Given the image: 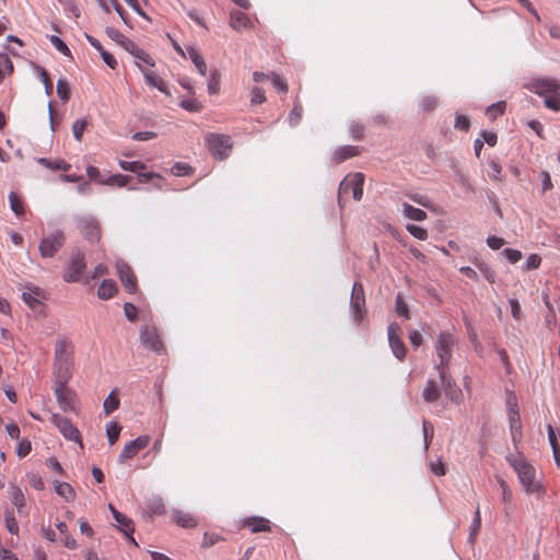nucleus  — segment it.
<instances>
[{
  "label": "nucleus",
  "instance_id": "obj_8",
  "mask_svg": "<svg viewBox=\"0 0 560 560\" xmlns=\"http://www.w3.org/2000/svg\"><path fill=\"white\" fill-rule=\"evenodd\" d=\"M350 306L353 318L360 323L365 314V295L363 285L360 282H354L351 291Z\"/></svg>",
  "mask_w": 560,
  "mask_h": 560
},
{
  "label": "nucleus",
  "instance_id": "obj_6",
  "mask_svg": "<svg viewBox=\"0 0 560 560\" xmlns=\"http://www.w3.org/2000/svg\"><path fill=\"white\" fill-rule=\"evenodd\" d=\"M50 420L59 429L65 439L74 441L81 448L83 447L81 434L70 419L62 417L59 413H52Z\"/></svg>",
  "mask_w": 560,
  "mask_h": 560
},
{
  "label": "nucleus",
  "instance_id": "obj_63",
  "mask_svg": "<svg viewBox=\"0 0 560 560\" xmlns=\"http://www.w3.org/2000/svg\"><path fill=\"white\" fill-rule=\"evenodd\" d=\"M124 313L128 320L135 322L137 319V307L132 303L126 302L124 304Z\"/></svg>",
  "mask_w": 560,
  "mask_h": 560
},
{
  "label": "nucleus",
  "instance_id": "obj_50",
  "mask_svg": "<svg viewBox=\"0 0 560 560\" xmlns=\"http://www.w3.org/2000/svg\"><path fill=\"white\" fill-rule=\"evenodd\" d=\"M545 106L552 110H559L560 109V94L557 92L545 96Z\"/></svg>",
  "mask_w": 560,
  "mask_h": 560
},
{
  "label": "nucleus",
  "instance_id": "obj_13",
  "mask_svg": "<svg viewBox=\"0 0 560 560\" xmlns=\"http://www.w3.org/2000/svg\"><path fill=\"white\" fill-rule=\"evenodd\" d=\"M80 226L85 238L90 242H97L101 238V228L93 217H84L80 220Z\"/></svg>",
  "mask_w": 560,
  "mask_h": 560
},
{
  "label": "nucleus",
  "instance_id": "obj_48",
  "mask_svg": "<svg viewBox=\"0 0 560 560\" xmlns=\"http://www.w3.org/2000/svg\"><path fill=\"white\" fill-rule=\"evenodd\" d=\"M220 90V75L217 70L211 72V75L208 80V91L210 94H217Z\"/></svg>",
  "mask_w": 560,
  "mask_h": 560
},
{
  "label": "nucleus",
  "instance_id": "obj_41",
  "mask_svg": "<svg viewBox=\"0 0 560 560\" xmlns=\"http://www.w3.org/2000/svg\"><path fill=\"white\" fill-rule=\"evenodd\" d=\"M422 431H423V440H424V450L427 451L432 442L433 439V425L430 421L423 420L422 421Z\"/></svg>",
  "mask_w": 560,
  "mask_h": 560
},
{
  "label": "nucleus",
  "instance_id": "obj_35",
  "mask_svg": "<svg viewBox=\"0 0 560 560\" xmlns=\"http://www.w3.org/2000/svg\"><path fill=\"white\" fill-rule=\"evenodd\" d=\"M56 90H57V95L63 103L69 101L71 93H70V86L66 80L59 79L57 81Z\"/></svg>",
  "mask_w": 560,
  "mask_h": 560
},
{
  "label": "nucleus",
  "instance_id": "obj_34",
  "mask_svg": "<svg viewBox=\"0 0 560 560\" xmlns=\"http://www.w3.org/2000/svg\"><path fill=\"white\" fill-rule=\"evenodd\" d=\"M253 533L270 530L267 521L261 517H250L246 521Z\"/></svg>",
  "mask_w": 560,
  "mask_h": 560
},
{
  "label": "nucleus",
  "instance_id": "obj_52",
  "mask_svg": "<svg viewBox=\"0 0 560 560\" xmlns=\"http://www.w3.org/2000/svg\"><path fill=\"white\" fill-rule=\"evenodd\" d=\"M179 105L190 113H198L202 108V105L195 98L184 100Z\"/></svg>",
  "mask_w": 560,
  "mask_h": 560
},
{
  "label": "nucleus",
  "instance_id": "obj_17",
  "mask_svg": "<svg viewBox=\"0 0 560 560\" xmlns=\"http://www.w3.org/2000/svg\"><path fill=\"white\" fill-rule=\"evenodd\" d=\"M230 25L235 31H242L244 28H250L253 23L248 15L240 10H233L230 13Z\"/></svg>",
  "mask_w": 560,
  "mask_h": 560
},
{
  "label": "nucleus",
  "instance_id": "obj_31",
  "mask_svg": "<svg viewBox=\"0 0 560 560\" xmlns=\"http://www.w3.org/2000/svg\"><path fill=\"white\" fill-rule=\"evenodd\" d=\"M144 78H145L147 84L156 88L159 91H161L162 93H164L166 95L171 94L170 91L167 90L164 81L161 78H159L155 73L144 72Z\"/></svg>",
  "mask_w": 560,
  "mask_h": 560
},
{
  "label": "nucleus",
  "instance_id": "obj_19",
  "mask_svg": "<svg viewBox=\"0 0 560 560\" xmlns=\"http://www.w3.org/2000/svg\"><path fill=\"white\" fill-rule=\"evenodd\" d=\"M119 166L124 170V171H128V172H132V173H137L140 175L141 178H143L142 182H148L149 179H151L153 176H155L153 173H143V174H140V171L144 170L145 168V165L143 162L141 161H131V162H127V161H120L119 162Z\"/></svg>",
  "mask_w": 560,
  "mask_h": 560
},
{
  "label": "nucleus",
  "instance_id": "obj_40",
  "mask_svg": "<svg viewBox=\"0 0 560 560\" xmlns=\"http://www.w3.org/2000/svg\"><path fill=\"white\" fill-rule=\"evenodd\" d=\"M9 201H10L11 210L18 217H20L24 213V208H23L22 201H21L20 197L18 196V194L11 191L9 195Z\"/></svg>",
  "mask_w": 560,
  "mask_h": 560
},
{
  "label": "nucleus",
  "instance_id": "obj_24",
  "mask_svg": "<svg viewBox=\"0 0 560 560\" xmlns=\"http://www.w3.org/2000/svg\"><path fill=\"white\" fill-rule=\"evenodd\" d=\"M497 481L502 491V502L504 503L505 514L509 515L511 506H512V492H511L506 481L501 476H497Z\"/></svg>",
  "mask_w": 560,
  "mask_h": 560
},
{
  "label": "nucleus",
  "instance_id": "obj_62",
  "mask_svg": "<svg viewBox=\"0 0 560 560\" xmlns=\"http://www.w3.org/2000/svg\"><path fill=\"white\" fill-rule=\"evenodd\" d=\"M106 34L108 35V37H110L113 40H115L120 46L127 39V37L125 35H122L119 31H117V30H115L113 27H107L106 28Z\"/></svg>",
  "mask_w": 560,
  "mask_h": 560
},
{
  "label": "nucleus",
  "instance_id": "obj_43",
  "mask_svg": "<svg viewBox=\"0 0 560 560\" xmlns=\"http://www.w3.org/2000/svg\"><path fill=\"white\" fill-rule=\"evenodd\" d=\"M49 40L50 43L55 46V48L61 52L62 55L67 56V57H70L72 58L71 56V51L70 49L68 48V46L66 45V43L58 36L56 35H51L49 37Z\"/></svg>",
  "mask_w": 560,
  "mask_h": 560
},
{
  "label": "nucleus",
  "instance_id": "obj_1",
  "mask_svg": "<svg viewBox=\"0 0 560 560\" xmlns=\"http://www.w3.org/2000/svg\"><path fill=\"white\" fill-rule=\"evenodd\" d=\"M508 463L513 467L520 482L528 494H540L542 487L536 480L535 468L523 457V455L514 456L512 454L506 456Z\"/></svg>",
  "mask_w": 560,
  "mask_h": 560
},
{
  "label": "nucleus",
  "instance_id": "obj_18",
  "mask_svg": "<svg viewBox=\"0 0 560 560\" xmlns=\"http://www.w3.org/2000/svg\"><path fill=\"white\" fill-rule=\"evenodd\" d=\"M85 38L101 54L103 61L110 69H115L117 67V60L115 59V57L110 52L106 51L96 38L89 34H85Z\"/></svg>",
  "mask_w": 560,
  "mask_h": 560
},
{
  "label": "nucleus",
  "instance_id": "obj_14",
  "mask_svg": "<svg viewBox=\"0 0 560 560\" xmlns=\"http://www.w3.org/2000/svg\"><path fill=\"white\" fill-rule=\"evenodd\" d=\"M436 369L446 396H448L453 401H458L462 397V390L456 386L454 380L447 375L444 368L436 366Z\"/></svg>",
  "mask_w": 560,
  "mask_h": 560
},
{
  "label": "nucleus",
  "instance_id": "obj_3",
  "mask_svg": "<svg viewBox=\"0 0 560 560\" xmlns=\"http://www.w3.org/2000/svg\"><path fill=\"white\" fill-rule=\"evenodd\" d=\"M70 378L56 376L52 386L57 402L65 412L74 409L75 393L67 386Z\"/></svg>",
  "mask_w": 560,
  "mask_h": 560
},
{
  "label": "nucleus",
  "instance_id": "obj_37",
  "mask_svg": "<svg viewBox=\"0 0 560 560\" xmlns=\"http://www.w3.org/2000/svg\"><path fill=\"white\" fill-rule=\"evenodd\" d=\"M13 72V63L5 54H0V82L5 74Z\"/></svg>",
  "mask_w": 560,
  "mask_h": 560
},
{
  "label": "nucleus",
  "instance_id": "obj_4",
  "mask_svg": "<svg viewBox=\"0 0 560 560\" xmlns=\"http://www.w3.org/2000/svg\"><path fill=\"white\" fill-rule=\"evenodd\" d=\"M85 269V255L83 252L75 248L71 252L70 261L62 279L69 283L79 282Z\"/></svg>",
  "mask_w": 560,
  "mask_h": 560
},
{
  "label": "nucleus",
  "instance_id": "obj_27",
  "mask_svg": "<svg viewBox=\"0 0 560 560\" xmlns=\"http://www.w3.org/2000/svg\"><path fill=\"white\" fill-rule=\"evenodd\" d=\"M440 389L434 380H429L423 389L422 397L427 402H434L440 398Z\"/></svg>",
  "mask_w": 560,
  "mask_h": 560
},
{
  "label": "nucleus",
  "instance_id": "obj_2",
  "mask_svg": "<svg viewBox=\"0 0 560 560\" xmlns=\"http://www.w3.org/2000/svg\"><path fill=\"white\" fill-rule=\"evenodd\" d=\"M72 349L67 340H58L55 348L54 376L72 377Z\"/></svg>",
  "mask_w": 560,
  "mask_h": 560
},
{
  "label": "nucleus",
  "instance_id": "obj_39",
  "mask_svg": "<svg viewBox=\"0 0 560 560\" xmlns=\"http://www.w3.org/2000/svg\"><path fill=\"white\" fill-rule=\"evenodd\" d=\"M505 102L503 101H500L495 104H491L490 106L487 107V115L493 120L495 119L499 115H503L504 112H505Z\"/></svg>",
  "mask_w": 560,
  "mask_h": 560
},
{
  "label": "nucleus",
  "instance_id": "obj_12",
  "mask_svg": "<svg viewBox=\"0 0 560 560\" xmlns=\"http://www.w3.org/2000/svg\"><path fill=\"white\" fill-rule=\"evenodd\" d=\"M399 330L400 327L396 323H392L388 326V342L394 355L398 360H402L406 357V347L400 337L398 336Z\"/></svg>",
  "mask_w": 560,
  "mask_h": 560
},
{
  "label": "nucleus",
  "instance_id": "obj_58",
  "mask_svg": "<svg viewBox=\"0 0 560 560\" xmlns=\"http://www.w3.org/2000/svg\"><path fill=\"white\" fill-rule=\"evenodd\" d=\"M265 101V91L258 86L253 88L250 103L254 105H259L262 104Z\"/></svg>",
  "mask_w": 560,
  "mask_h": 560
},
{
  "label": "nucleus",
  "instance_id": "obj_42",
  "mask_svg": "<svg viewBox=\"0 0 560 560\" xmlns=\"http://www.w3.org/2000/svg\"><path fill=\"white\" fill-rule=\"evenodd\" d=\"M130 180L129 176L121 175V174H115L109 176L106 180H104L103 184L109 185V186H119L124 187L126 186Z\"/></svg>",
  "mask_w": 560,
  "mask_h": 560
},
{
  "label": "nucleus",
  "instance_id": "obj_45",
  "mask_svg": "<svg viewBox=\"0 0 560 560\" xmlns=\"http://www.w3.org/2000/svg\"><path fill=\"white\" fill-rule=\"evenodd\" d=\"M104 412L110 415L119 407V399L110 393L104 401Z\"/></svg>",
  "mask_w": 560,
  "mask_h": 560
},
{
  "label": "nucleus",
  "instance_id": "obj_9",
  "mask_svg": "<svg viewBox=\"0 0 560 560\" xmlns=\"http://www.w3.org/2000/svg\"><path fill=\"white\" fill-rule=\"evenodd\" d=\"M454 345L453 336L447 331H442L438 337L436 353L440 358L438 366L444 368L448 364L452 358V347Z\"/></svg>",
  "mask_w": 560,
  "mask_h": 560
},
{
  "label": "nucleus",
  "instance_id": "obj_56",
  "mask_svg": "<svg viewBox=\"0 0 560 560\" xmlns=\"http://www.w3.org/2000/svg\"><path fill=\"white\" fill-rule=\"evenodd\" d=\"M476 265L479 271L490 283H493L495 281V272L488 265H486L485 262H477Z\"/></svg>",
  "mask_w": 560,
  "mask_h": 560
},
{
  "label": "nucleus",
  "instance_id": "obj_57",
  "mask_svg": "<svg viewBox=\"0 0 560 560\" xmlns=\"http://www.w3.org/2000/svg\"><path fill=\"white\" fill-rule=\"evenodd\" d=\"M396 312L399 316H404L405 318H409V310L407 303L404 301L402 296L398 294L396 296Z\"/></svg>",
  "mask_w": 560,
  "mask_h": 560
},
{
  "label": "nucleus",
  "instance_id": "obj_22",
  "mask_svg": "<svg viewBox=\"0 0 560 560\" xmlns=\"http://www.w3.org/2000/svg\"><path fill=\"white\" fill-rule=\"evenodd\" d=\"M117 293L116 282L105 279L97 289V296L101 300L112 299Z\"/></svg>",
  "mask_w": 560,
  "mask_h": 560
},
{
  "label": "nucleus",
  "instance_id": "obj_28",
  "mask_svg": "<svg viewBox=\"0 0 560 560\" xmlns=\"http://www.w3.org/2000/svg\"><path fill=\"white\" fill-rule=\"evenodd\" d=\"M402 213L408 219L415 221H423L424 219H427V213L423 210L415 208L413 206L407 202L402 203Z\"/></svg>",
  "mask_w": 560,
  "mask_h": 560
},
{
  "label": "nucleus",
  "instance_id": "obj_53",
  "mask_svg": "<svg viewBox=\"0 0 560 560\" xmlns=\"http://www.w3.org/2000/svg\"><path fill=\"white\" fill-rule=\"evenodd\" d=\"M407 231L416 238L424 241L428 238V232L425 229L415 225V224H408Z\"/></svg>",
  "mask_w": 560,
  "mask_h": 560
},
{
  "label": "nucleus",
  "instance_id": "obj_23",
  "mask_svg": "<svg viewBox=\"0 0 560 560\" xmlns=\"http://www.w3.org/2000/svg\"><path fill=\"white\" fill-rule=\"evenodd\" d=\"M39 298H43V291L37 287L27 288L22 294L23 301L33 310L40 303Z\"/></svg>",
  "mask_w": 560,
  "mask_h": 560
},
{
  "label": "nucleus",
  "instance_id": "obj_32",
  "mask_svg": "<svg viewBox=\"0 0 560 560\" xmlns=\"http://www.w3.org/2000/svg\"><path fill=\"white\" fill-rule=\"evenodd\" d=\"M10 500L11 503L15 505L18 511L21 513L22 509L25 505V497L23 491L19 487L11 486Z\"/></svg>",
  "mask_w": 560,
  "mask_h": 560
},
{
  "label": "nucleus",
  "instance_id": "obj_51",
  "mask_svg": "<svg viewBox=\"0 0 560 560\" xmlns=\"http://www.w3.org/2000/svg\"><path fill=\"white\" fill-rule=\"evenodd\" d=\"M88 122L85 119H78L72 125V132L75 140L81 141Z\"/></svg>",
  "mask_w": 560,
  "mask_h": 560
},
{
  "label": "nucleus",
  "instance_id": "obj_54",
  "mask_svg": "<svg viewBox=\"0 0 560 560\" xmlns=\"http://www.w3.org/2000/svg\"><path fill=\"white\" fill-rule=\"evenodd\" d=\"M5 526L9 533L15 535L19 533V525L18 522L13 515V512L7 511L5 512Z\"/></svg>",
  "mask_w": 560,
  "mask_h": 560
},
{
  "label": "nucleus",
  "instance_id": "obj_15",
  "mask_svg": "<svg viewBox=\"0 0 560 560\" xmlns=\"http://www.w3.org/2000/svg\"><path fill=\"white\" fill-rule=\"evenodd\" d=\"M108 508H109V510H110V512L113 514V517L115 518V521L118 524L117 525L118 529L121 533H124L128 537V539L137 546V542H136L135 538L131 536V534L135 530L132 521L129 517L125 516L119 511H117L114 508V505L109 504Z\"/></svg>",
  "mask_w": 560,
  "mask_h": 560
},
{
  "label": "nucleus",
  "instance_id": "obj_60",
  "mask_svg": "<svg viewBox=\"0 0 560 560\" xmlns=\"http://www.w3.org/2000/svg\"><path fill=\"white\" fill-rule=\"evenodd\" d=\"M501 254L512 264L517 262L522 258V253L513 248H505Z\"/></svg>",
  "mask_w": 560,
  "mask_h": 560
},
{
  "label": "nucleus",
  "instance_id": "obj_64",
  "mask_svg": "<svg viewBox=\"0 0 560 560\" xmlns=\"http://www.w3.org/2000/svg\"><path fill=\"white\" fill-rule=\"evenodd\" d=\"M540 264H541L540 256L537 254H532L528 256V258L526 260L525 269L526 270L537 269L540 266Z\"/></svg>",
  "mask_w": 560,
  "mask_h": 560
},
{
  "label": "nucleus",
  "instance_id": "obj_46",
  "mask_svg": "<svg viewBox=\"0 0 560 560\" xmlns=\"http://www.w3.org/2000/svg\"><path fill=\"white\" fill-rule=\"evenodd\" d=\"M439 98L434 95H427L420 102V107L425 112H432L436 108Z\"/></svg>",
  "mask_w": 560,
  "mask_h": 560
},
{
  "label": "nucleus",
  "instance_id": "obj_21",
  "mask_svg": "<svg viewBox=\"0 0 560 560\" xmlns=\"http://www.w3.org/2000/svg\"><path fill=\"white\" fill-rule=\"evenodd\" d=\"M363 184L364 175L362 173H355L350 176V191L354 200L360 201L363 196Z\"/></svg>",
  "mask_w": 560,
  "mask_h": 560
},
{
  "label": "nucleus",
  "instance_id": "obj_30",
  "mask_svg": "<svg viewBox=\"0 0 560 560\" xmlns=\"http://www.w3.org/2000/svg\"><path fill=\"white\" fill-rule=\"evenodd\" d=\"M187 50H188L189 58L191 59V61L196 66L198 72L201 75H206L207 65H206L202 56L194 47H188Z\"/></svg>",
  "mask_w": 560,
  "mask_h": 560
},
{
  "label": "nucleus",
  "instance_id": "obj_7",
  "mask_svg": "<svg viewBox=\"0 0 560 560\" xmlns=\"http://www.w3.org/2000/svg\"><path fill=\"white\" fill-rule=\"evenodd\" d=\"M65 234L56 231L47 237H44L39 244V253L43 258H51L63 246Z\"/></svg>",
  "mask_w": 560,
  "mask_h": 560
},
{
  "label": "nucleus",
  "instance_id": "obj_36",
  "mask_svg": "<svg viewBox=\"0 0 560 560\" xmlns=\"http://www.w3.org/2000/svg\"><path fill=\"white\" fill-rule=\"evenodd\" d=\"M120 431H121V427L118 423L109 422L107 424L106 435L108 439V443L110 445H114L117 442Z\"/></svg>",
  "mask_w": 560,
  "mask_h": 560
},
{
  "label": "nucleus",
  "instance_id": "obj_59",
  "mask_svg": "<svg viewBox=\"0 0 560 560\" xmlns=\"http://www.w3.org/2000/svg\"><path fill=\"white\" fill-rule=\"evenodd\" d=\"M350 133L354 140H362L364 136V127L360 122H352L350 125Z\"/></svg>",
  "mask_w": 560,
  "mask_h": 560
},
{
  "label": "nucleus",
  "instance_id": "obj_61",
  "mask_svg": "<svg viewBox=\"0 0 560 560\" xmlns=\"http://www.w3.org/2000/svg\"><path fill=\"white\" fill-rule=\"evenodd\" d=\"M454 127L458 130L468 131L470 127L469 118L465 115H457Z\"/></svg>",
  "mask_w": 560,
  "mask_h": 560
},
{
  "label": "nucleus",
  "instance_id": "obj_16",
  "mask_svg": "<svg viewBox=\"0 0 560 560\" xmlns=\"http://www.w3.org/2000/svg\"><path fill=\"white\" fill-rule=\"evenodd\" d=\"M532 91L539 95H550L559 89V83L556 80L538 79L532 82Z\"/></svg>",
  "mask_w": 560,
  "mask_h": 560
},
{
  "label": "nucleus",
  "instance_id": "obj_47",
  "mask_svg": "<svg viewBox=\"0 0 560 560\" xmlns=\"http://www.w3.org/2000/svg\"><path fill=\"white\" fill-rule=\"evenodd\" d=\"M302 114H303V107L300 103H295L293 105V108L289 115V122L291 126H296L301 118H302Z\"/></svg>",
  "mask_w": 560,
  "mask_h": 560
},
{
  "label": "nucleus",
  "instance_id": "obj_33",
  "mask_svg": "<svg viewBox=\"0 0 560 560\" xmlns=\"http://www.w3.org/2000/svg\"><path fill=\"white\" fill-rule=\"evenodd\" d=\"M37 162L39 164H42L43 166L50 168V170H61V171L67 172L71 168V165L63 160L50 161L49 159H46V158H39L37 160Z\"/></svg>",
  "mask_w": 560,
  "mask_h": 560
},
{
  "label": "nucleus",
  "instance_id": "obj_55",
  "mask_svg": "<svg viewBox=\"0 0 560 560\" xmlns=\"http://www.w3.org/2000/svg\"><path fill=\"white\" fill-rule=\"evenodd\" d=\"M480 527H481L480 512H479V509H477L475 512V517L471 523V532L469 535L470 542H474L476 535L480 530Z\"/></svg>",
  "mask_w": 560,
  "mask_h": 560
},
{
  "label": "nucleus",
  "instance_id": "obj_20",
  "mask_svg": "<svg viewBox=\"0 0 560 560\" xmlns=\"http://www.w3.org/2000/svg\"><path fill=\"white\" fill-rule=\"evenodd\" d=\"M359 153H360V151H359L358 147H354V145L340 147L335 151L332 161L336 164H339L350 158L359 155Z\"/></svg>",
  "mask_w": 560,
  "mask_h": 560
},
{
  "label": "nucleus",
  "instance_id": "obj_5",
  "mask_svg": "<svg viewBox=\"0 0 560 560\" xmlns=\"http://www.w3.org/2000/svg\"><path fill=\"white\" fill-rule=\"evenodd\" d=\"M206 142L217 160H224L229 156L232 149L231 138L226 135L208 133L206 136Z\"/></svg>",
  "mask_w": 560,
  "mask_h": 560
},
{
  "label": "nucleus",
  "instance_id": "obj_38",
  "mask_svg": "<svg viewBox=\"0 0 560 560\" xmlns=\"http://www.w3.org/2000/svg\"><path fill=\"white\" fill-rule=\"evenodd\" d=\"M36 69L38 71V74L44 83V86H45V93L50 96L52 94V91H54V86H52V82L49 78V74L48 72L46 71L45 68L40 67V66H36Z\"/></svg>",
  "mask_w": 560,
  "mask_h": 560
},
{
  "label": "nucleus",
  "instance_id": "obj_26",
  "mask_svg": "<svg viewBox=\"0 0 560 560\" xmlns=\"http://www.w3.org/2000/svg\"><path fill=\"white\" fill-rule=\"evenodd\" d=\"M509 422L512 433V439L516 442L517 438L521 436V417L518 410H509Z\"/></svg>",
  "mask_w": 560,
  "mask_h": 560
},
{
  "label": "nucleus",
  "instance_id": "obj_29",
  "mask_svg": "<svg viewBox=\"0 0 560 560\" xmlns=\"http://www.w3.org/2000/svg\"><path fill=\"white\" fill-rule=\"evenodd\" d=\"M56 492L62 497L66 501L71 502L75 499V492L68 482H55Z\"/></svg>",
  "mask_w": 560,
  "mask_h": 560
},
{
  "label": "nucleus",
  "instance_id": "obj_11",
  "mask_svg": "<svg viewBox=\"0 0 560 560\" xmlns=\"http://www.w3.org/2000/svg\"><path fill=\"white\" fill-rule=\"evenodd\" d=\"M117 273L126 290L129 293H133L137 290V278L131 267L124 260L116 262Z\"/></svg>",
  "mask_w": 560,
  "mask_h": 560
},
{
  "label": "nucleus",
  "instance_id": "obj_49",
  "mask_svg": "<svg viewBox=\"0 0 560 560\" xmlns=\"http://www.w3.org/2000/svg\"><path fill=\"white\" fill-rule=\"evenodd\" d=\"M350 189V176H348L339 184L338 203L340 208H343V195L349 194Z\"/></svg>",
  "mask_w": 560,
  "mask_h": 560
},
{
  "label": "nucleus",
  "instance_id": "obj_44",
  "mask_svg": "<svg viewBox=\"0 0 560 560\" xmlns=\"http://www.w3.org/2000/svg\"><path fill=\"white\" fill-rule=\"evenodd\" d=\"M138 453H139V451L137 450L136 445L131 441L120 452L119 462L124 463L125 460L135 457Z\"/></svg>",
  "mask_w": 560,
  "mask_h": 560
},
{
  "label": "nucleus",
  "instance_id": "obj_25",
  "mask_svg": "<svg viewBox=\"0 0 560 560\" xmlns=\"http://www.w3.org/2000/svg\"><path fill=\"white\" fill-rule=\"evenodd\" d=\"M173 520L177 525L184 528H192L197 525V521L191 514L182 511H175L173 513Z\"/></svg>",
  "mask_w": 560,
  "mask_h": 560
},
{
  "label": "nucleus",
  "instance_id": "obj_10",
  "mask_svg": "<svg viewBox=\"0 0 560 560\" xmlns=\"http://www.w3.org/2000/svg\"><path fill=\"white\" fill-rule=\"evenodd\" d=\"M140 340L144 347L159 354L164 351V345L161 340L158 329L153 326H143L141 328Z\"/></svg>",
  "mask_w": 560,
  "mask_h": 560
}]
</instances>
